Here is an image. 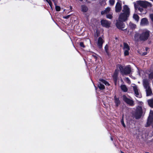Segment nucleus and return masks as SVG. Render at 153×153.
<instances>
[{
  "label": "nucleus",
  "mask_w": 153,
  "mask_h": 153,
  "mask_svg": "<svg viewBox=\"0 0 153 153\" xmlns=\"http://www.w3.org/2000/svg\"><path fill=\"white\" fill-rule=\"evenodd\" d=\"M104 84L105 85H109V83L102 79H100L99 82V84H98V86L99 88L101 90H103L105 89V86L103 84Z\"/></svg>",
  "instance_id": "423d86ee"
},
{
  "label": "nucleus",
  "mask_w": 153,
  "mask_h": 153,
  "mask_svg": "<svg viewBox=\"0 0 153 153\" xmlns=\"http://www.w3.org/2000/svg\"><path fill=\"white\" fill-rule=\"evenodd\" d=\"M121 124H122V125L124 127H126V126L125 124V123L124 122V121H123V119H122L121 120Z\"/></svg>",
  "instance_id": "473e14b6"
},
{
  "label": "nucleus",
  "mask_w": 153,
  "mask_h": 153,
  "mask_svg": "<svg viewBox=\"0 0 153 153\" xmlns=\"http://www.w3.org/2000/svg\"><path fill=\"white\" fill-rule=\"evenodd\" d=\"M132 87L133 88L135 96L139 98H141L142 97L140 93H139V89L137 86L134 84V86H132Z\"/></svg>",
  "instance_id": "9d476101"
},
{
  "label": "nucleus",
  "mask_w": 153,
  "mask_h": 153,
  "mask_svg": "<svg viewBox=\"0 0 153 153\" xmlns=\"http://www.w3.org/2000/svg\"><path fill=\"white\" fill-rule=\"evenodd\" d=\"M104 42L103 38L102 37H99L98 39L97 43V46L100 48H101L102 47V44Z\"/></svg>",
  "instance_id": "f8f14e48"
},
{
  "label": "nucleus",
  "mask_w": 153,
  "mask_h": 153,
  "mask_svg": "<svg viewBox=\"0 0 153 153\" xmlns=\"http://www.w3.org/2000/svg\"><path fill=\"white\" fill-rule=\"evenodd\" d=\"M121 3L120 2H117L115 6V11L116 12H120L122 9Z\"/></svg>",
  "instance_id": "4468645a"
},
{
  "label": "nucleus",
  "mask_w": 153,
  "mask_h": 153,
  "mask_svg": "<svg viewBox=\"0 0 153 153\" xmlns=\"http://www.w3.org/2000/svg\"><path fill=\"white\" fill-rule=\"evenodd\" d=\"M126 81L128 83V84L130 83H131L130 80L128 77H127L126 78Z\"/></svg>",
  "instance_id": "2f4dec72"
},
{
  "label": "nucleus",
  "mask_w": 153,
  "mask_h": 153,
  "mask_svg": "<svg viewBox=\"0 0 153 153\" xmlns=\"http://www.w3.org/2000/svg\"><path fill=\"white\" fill-rule=\"evenodd\" d=\"M129 25L132 28H134L136 27V25H135L131 23L129 24Z\"/></svg>",
  "instance_id": "c85d7f7f"
},
{
  "label": "nucleus",
  "mask_w": 153,
  "mask_h": 153,
  "mask_svg": "<svg viewBox=\"0 0 153 153\" xmlns=\"http://www.w3.org/2000/svg\"><path fill=\"white\" fill-rule=\"evenodd\" d=\"M121 152V153H124V152H122V151Z\"/></svg>",
  "instance_id": "8fccbe9b"
},
{
  "label": "nucleus",
  "mask_w": 153,
  "mask_h": 153,
  "mask_svg": "<svg viewBox=\"0 0 153 153\" xmlns=\"http://www.w3.org/2000/svg\"><path fill=\"white\" fill-rule=\"evenodd\" d=\"M143 114L142 108L141 106H138L135 111L133 114V116L136 119H139L142 117Z\"/></svg>",
  "instance_id": "39448f33"
},
{
  "label": "nucleus",
  "mask_w": 153,
  "mask_h": 153,
  "mask_svg": "<svg viewBox=\"0 0 153 153\" xmlns=\"http://www.w3.org/2000/svg\"><path fill=\"white\" fill-rule=\"evenodd\" d=\"M52 1L54 2V4L55 5H56V0H52Z\"/></svg>",
  "instance_id": "79ce46f5"
},
{
  "label": "nucleus",
  "mask_w": 153,
  "mask_h": 153,
  "mask_svg": "<svg viewBox=\"0 0 153 153\" xmlns=\"http://www.w3.org/2000/svg\"><path fill=\"white\" fill-rule=\"evenodd\" d=\"M139 4L141 6L146 8L148 7H150L152 6L151 4L146 1H139Z\"/></svg>",
  "instance_id": "6e6552de"
},
{
  "label": "nucleus",
  "mask_w": 153,
  "mask_h": 153,
  "mask_svg": "<svg viewBox=\"0 0 153 153\" xmlns=\"http://www.w3.org/2000/svg\"><path fill=\"white\" fill-rule=\"evenodd\" d=\"M55 6V9L57 11H59L60 10V7L58 6H57L56 5Z\"/></svg>",
  "instance_id": "bb28decb"
},
{
  "label": "nucleus",
  "mask_w": 153,
  "mask_h": 153,
  "mask_svg": "<svg viewBox=\"0 0 153 153\" xmlns=\"http://www.w3.org/2000/svg\"><path fill=\"white\" fill-rule=\"evenodd\" d=\"M121 88L122 91L126 92L128 91V89L125 85H123L121 86Z\"/></svg>",
  "instance_id": "aec40b11"
},
{
  "label": "nucleus",
  "mask_w": 153,
  "mask_h": 153,
  "mask_svg": "<svg viewBox=\"0 0 153 153\" xmlns=\"http://www.w3.org/2000/svg\"><path fill=\"white\" fill-rule=\"evenodd\" d=\"M119 69L123 75H127L130 74L131 72V68L129 65H128L125 67H123L120 66Z\"/></svg>",
  "instance_id": "20e7f679"
},
{
  "label": "nucleus",
  "mask_w": 153,
  "mask_h": 153,
  "mask_svg": "<svg viewBox=\"0 0 153 153\" xmlns=\"http://www.w3.org/2000/svg\"><path fill=\"white\" fill-rule=\"evenodd\" d=\"M114 102L117 106H118L120 103V101L119 100V98H117L116 96L114 97Z\"/></svg>",
  "instance_id": "f3484780"
},
{
  "label": "nucleus",
  "mask_w": 153,
  "mask_h": 153,
  "mask_svg": "<svg viewBox=\"0 0 153 153\" xmlns=\"http://www.w3.org/2000/svg\"><path fill=\"white\" fill-rule=\"evenodd\" d=\"M111 140H113V139L112 137H111Z\"/></svg>",
  "instance_id": "a18cd8bd"
},
{
  "label": "nucleus",
  "mask_w": 153,
  "mask_h": 153,
  "mask_svg": "<svg viewBox=\"0 0 153 153\" xmlns=\"http://www.w3.org/2000/svg\"><path fill=\"white\" fill-rule=\"evenodd\" d=\"M123 51L125 56H127L129 55L130 48L128 44L126 42L123 43Z\"/></svg>",
  "instance_id": "0eeeda50"
},
{
  "label": "nucleus",
  "mask_w": 153,
  "mask_h": 153,
  "mask_svg": "<svg viewBox=\"0 0 153 153\" xmlns=\"http://www.w3.org/2000/svg\"><path fill=\"white\" fill-rule=\"evenodd\" d=\"M133 18L137 22L139 20V17L137 14H134L133 16Z\"/></svg>",
  "instance_id": "5701e85b"
},
{
  "label": "nucleus",
  "mask_w": 153,
  "mask_h": 153,
  "mask_svg": "<svg viewBox=\"0 0 153 153\" xmlns=\"http://www.w3.org/2000/svg\"><path fill=\"white\" fill-rule=\"evenodd\" d=\"M70 16V15H67V16H64L63 18L64 19H68Z\"/></svg>",
  "instance_id": "4c0bfd02"
},
{
  "label": "nucleus",
  "mask_w": 153,
  "mask_h": 153,
  "mask_svg": "<svg viewBox=\"0 0 153 153\" xmlns=\"http://www.w3.org/2000/svg\"><path fill=\"white\" fill-rule=\"evenodd\" d=\"M80 45L81 47H82L83 48H84L85 47V46L84 45L83 43L82 42H80Z\"/></svg>",
  "instance_id": "c9c22d12"
},
{
  "label": "nucleus",
  "mask_w": 153,
  "mask_h": 153,
  "mask_svg": "<svg viewBox=\"0 0 153 153\" xmlns=\"http://www.w3.org/2000/svg\"><path fill=\"white\" fill-rule=\"evenodd\" d=\"M115 0H109V3L110 5L113 6L114 4Z\"/></svg>",
  "instance_id": "a878e982"
},
{
  "label": "nucleus",
  "mask_w": 153,
  "mask_h": 153,
  "mask_svg": "<svg viewBox=\"0 0 153 153\" xmlns=\"http://www.w3.org/2000/svg\"><path fill=\"white\" fill-rule=\"evenodd\" d=\"M148 23V21L146 18L142 19L140 22V25L142 26H144L147 25Z\"/></svg>",
  "instance_id": "2eb2a0df"
},
{
  "label": "nucleus",
  "mask_w": 153,
  "mask_h": 153,
  "mask_svg": "<svg viewBox=\"0 0 153 153\" xmlns=\"http://www.w3.org/2000/svg\"><path fill=\"white\" fill-rule=\"evenodd\" d=\"M101 24L103 26L106 27H108L110 26L111 22L106 20H102L101 21Z\"/></svg>",
  "instance_id": "ddd939ff"
},
{
  "label": "nucleus",
  "mask_w": 153,
  "mask_h": 153,
  "mask_svg": "<svg viewBox=\"0 0 153 153\" xmlns=\"http://www.w3.org/2000/svg\"><path fill=\"white\" fill-rule=\"evenodd\" d=\"M88 10V7L85 5H83L81 6V10L83 12H86Z\"/></svg>",
  "instance_id": "6ab92c4d"
},
{
  "label": "nucleus",
  "mask_w": 153,
  "mask_h": 153,
  "mask_svg": "<svg viewBox=\"0 0 153 153\" xmlns=\"http://www.w3.org/2000/svg\"><path fill=\"white\" fill-rule=\"evenodd\" d=\"M123 22L119 21V20L117 21L116 24V26L118 29L122 30H123V29L124 28L125 25L123 23Z\"/></svg>",
  "instance_id": "9b49d317"
},
{
  "label": "nucleus",
  "mask_w": 153,
  "mask_h": 153,
  "mask_svg": "<svg viewBox=\"0 0 153 153\" xmlns=\"http://www.w3.org/2000/svg\"><path fill=\"white\" fill-rule=\"evenodd\" d=\"M112 15V13H110V14H107L106 15L107 18L108 19H111L113 17Z\"/></svg>",
  "instance_id": "b1692460"
},
{
  "label": "nucleus",
  "mask_w": 153,
  "mask_h": 153,
  "mask_svg": "<svg viewBox=\"0 0 153 153\" xmlns=\"http://www.w3.org/2000/svg\"><path fill=\"white\" fill-rule=\"evenodd\" d=\"M137 103L138 104H139V105H142L143 104V102L141 101H137Z\"/></svg>",
  "instance_id": "72a5a7b5"
},
{
  "label": "nucleus",
  "mask_w": 153,
  "mask_h": 153,
  "mask_svg": "<svg viewBox=\"0 0 153 153\" xmlns=\"http://www.w3.org/2000/svg\"><path fill=\"white\" fill-rule=\"evenodd\" d=\"M147 52H143L142 53V55H145L147 54Z\"/></svg>",
  "instance_id": "a19ab883"
},
{
  "label": "nucleus",
  "mask_w": 153,
  "mask_h": 153,
  "mask_svg": "<svg viewBox=\"0 0 153 153\" xmlns=\"http://www.w3.org/2000/svg\"><path fill=\"white\" fill-rule=\"evenodd\" d=\"M46 0V1L47 2V1H48V0Z\"/></svg>",
  "instance_id": "de8ad7c7"
},
{
  "label": "nucleus",
  "mask_w": 153,
  "mask_h": 153,
  "mask_svg": "<svg viewBox=\"0 0 153 153\" xmlns=\"http://www.w3.org/2000/svg\"><path fill=\"white\" fill-rule=\"evenodd\" d=\"M149 16L150 18L153 22V13L150 14L149 15Z\"/></svg>",
  "instance_id": "f704fd0d"
},
{
  "label": "nucleus",
  "mask_w": 153,
  "mask_h": 153,
  "mask_svg": "<svg viewBox=\"0 0 153 153\" xmlns=\"http://www.w3.org/2000/svg\"><path fill=\"white\" fill-rule=\"evenodd\" d=\"M108 46L107 45H106L105 47V50L106 53L107 54L108 53Z\"/></svg>",
  "instance_id": "cd10ccee"
},
{
  "label": "nucleus",
  "mask_w": 153,
  "mask_h": 153,
  "mask_svg": "<svg viewBox=\"0 0 153 153\" xmlns=\"http://www.w3.org/2000/svg\"><path fill=\"white\" fill-rule=\"evenodd\" d=\"M144 72L143 71H139V74H138V75L139 76H143V74L144 73Z\"/></svg>",
  "instance_id": "c756f323"
},
{
  "label": "nucleus",
  "mask_w": 153,
  "mask_h": 153,
  "mask_svg": "<svg viewBox=\"0 0 153 153\" xmlns=\"http://www.w3.org/2000/svg\"><path fill=\"white\" fill-rule=\"evenodd\" d=\"M149 31L147 29H143L142 30L141 33L139 35L140 41H145L147 40L149 36Z\"/></svg>",
  "instance_id": "f03ea898"
},
{
  "label": "nucleus",
  "mask_w": 153,
  "mask_h": 153,
  "mask_svg": "<svg viewBox=\"0 0 153 153\" xmlns=\"http://www.w3.org/2000/svg\"><path fill=\"white\" fill-rule=\"evenodd\" d=\"M47 2L48 3L51 7L52 8V2L50 0H48Z\"/></svg>",
  "instance_id": "7c9ffc66"
},
{
  "label": "nucleus",
  "mask_w": 153,
  "mask_h": 153,
  "mask_svg": "<svg viewBox=\"0 0 153 153\" xmlns=\"http://www.w3.org/2000/svg\"><path fill=\"white\" fill-rule=\"evenodd\" d=\"M139 40H140L139 35L138 33H136L134 36V40L136 42H137Z\"/></svg>",
  "instance_id": "4be33fe9"
},
{
  "label": "nucleus",
  "mask_w": 153,
  "mask_h": 153,
  "mask_svg": "<svg viewBox=\"0 0 153 153\" xmlns=\"http://www.w3.org/2000/svg\"><path fill=\"white\" fill-rule=\"evenodd\" d=\"M110 8L109 7H107L104 10L102 11L101 12V13L102 15L104 14L105 13H107L109 12L110 10Z\"/></svg>",
  "instance_id": "a211bd4d"
},
{
  "label": "nucleus",
  "mask_w": 153,
  "mask_h": 153,
  "mask_svg": "<svg viewBox=\"0 0 153 153\" xmlns=\"http://www.w3.org/2000/svg\"><path fill=\"white\" fill-rule=\"evenodd\" d=\"M143 85L146 89V96L151 95L152 94V92L148 80L147 79H144L143 81Z\"/></svg>",
  "instance_id": "7ed1b4c3"
},
{
  "label": "nucleus",
  "mask_w": 153,
  "mask_h": 153,
  "mask_svg": "<svg viewBox=\"0 0 153 153\" xmlns=\"http://www.w3.org/2000/svg\"><path fill=\"white\" fill-rule=\"evenodd\" d=\"M138 9L141 12H142L143 10V8H140V7H139L138 8Z\"/></svg>",
  "instance_id": "e433bc0d"
},
{
  "label": "nucleus",
  "mask_w": 153,
  "mask_h": 153,
  "mask_svg": "<svg viewBox=\"0 0 153 153\" xmlns=\"http://www.w3.org/2000/svg\"><path fill=\"white\" fill-rule=\"evenodd\" d=\"M146 153H149L148 152H146Z\"/></svg>",
  "instance_id": "3c124183"
},
{
  "label": "nucleus",
  "mask_w": 153,
  "mask_h": 153,
  "mask_svg": "<svg viewBox=\"0 0 153 153\" xmlns=\"http://www.w3.org/2000/svg\"><path fill=\"white\" fill-rule=\"evenodd\" d=\"M150 114L151 115H152L153 116V111H151L150 112Z\"/></svg>",
  "instance_id": "37998d69"
},
{
  "label": "nucleus",
  "mask_w": 153,
  "mask_h": 153,
  "mask_svg": "<svg viewBox=\"0 0 153 153\" xmlns=\"http://www.w3.org/2000/svg\"><path fill=\"white\" fill-rule=\"evenodd\" d=\"M152 124V126L153 128V122H152L151 120L150 119V117H149L148 118L147 121L146 126L147 127Z\"/></svg>",
  "instance_id": "dca6fc26"
},
{
  "label": "nucleus",
  "mask_w": 153,
  "mask_h": 153,
  "mask_svg": "<svg viewBox=\"0 0 153 153\" xmlns=\"http://www.w3.org/2000/svg\"><path fill=\"white\" fill-rule=\"evenodd\" d=\"M119 70L118 69H116L114 74L113 76H117L118 75Z\"/></svg>",
  "instance_id": "393cba45"
},
{
  "label": "nucleus",
  "mask_w": 153,
  "mask_h": 153,
  "mask_svg": "<svg viewBox=\"0 0 153 153\" xmlns=\"http://www.w3.org/2000/svg\"><path fill=\"white\" fill-rule=\"evenodd\" d=\"M122 12L123 13H121L120 14L118 20L119 21L125 22L128 19L130 15V9L127 5H125L123 7Z\"/></svg>",
  "instance_id": "f257e3e1"
},
{
  "label": "nucleus",
  "mask_w": 153,
  "mask_h": 153,
  "mask_svg": "<svg viewBox=\"0 0 153 153\" xmlns=\"http://www.w3.org/2000/svg\"><path fill=\"white\" fill-rule=\"evenodd\" d=\"M133 77V79H135L134 77Z\"/></svg>",
  "instance_id": "49530a36"
},
{
  "label": "nucleus",
  "mask_w": 153,
  "mask_h": 153,
  "mask_svg": "<svg viewBox=\"0 0 153 153\" xmlns=\"http://www.w3.org/2000/svg\"><path fill=\"white\" fill-rule=\"evenodd\" d=\"M123 100L126 103L131 106H133L134 105V101L131 99L127 97L125 95H123Z\"/></svg>",
  "instance_id": "1a4fd4ad"
},
{
  "label": "nucleus",
  "mask_w": 153,
  "mask_h": 153,
  "mask_svg": "<svg viewBox=\"0 0 153 153\" xmlns=\"http://www.w3.org/2000/svg\"><path fill=\"white\" fill-rule=\"evenodd\" d=\"M46 0V1L47 2V1H48V0Z\"/></svg>",
  "instance_id": "09e8293b"
},
{
  "label": "nucleus",
  "mask_w": 153,
  "mask_h": 153,
  "mask_svg": "<svg viewBox=\"0 0 153 153\" xmlns=\"http://www.w3.org/2000/svg\"><path fill=\"white\" fill-rule=\"evenodd\" d=\"M148 105L150 107L153 108V99L148 100Z\"/></svg>",
  "instance_id": "412c9836"
},
{
  "label": "nucleus",
  "mask_w": 153,
  "mask_h": 153,
  "mask_svg": "<svg viewBox=\"0 0 153 153\" xmlns=\"http://www.w3.org/2000/svg\"><path fill=\"white\" fill-rule=\"evenodd\" d=\"M148 48H146V51H147V50H148Z\"/></svg>",
  "instance_id": "c03bdc74"
},
{
  "label": "nucleus",
  "mask_w": 153,
  "mask_h": 153,
  "mask_svg": "<svg viewBox=\"0 0 153 153\" xmlns=\"http://www.w3.org/2000/svg\"><path fill=\"white\" fill-rule=\"evenodd\" d=\"M149 76H153V72H152L150 74Z\"/></svg>",
  "instance_id": "58836bf2"
},
{
  "label": "nucleus",
  "mask_w": 153,
  "mask_h": 153,
  "mask_svg": "<svg viewBox=\"0 0 153 153\" xmlns=\"http://www.w3.org/2000/svg\"><path fill=\"white\" fill-rule=\"evenodd\" d=\"M93 57H94V59L95 60L97 59V57L95 55H93Z\"/></svg>",
  "instance_id": "ea45409f"
}]
</instances>
